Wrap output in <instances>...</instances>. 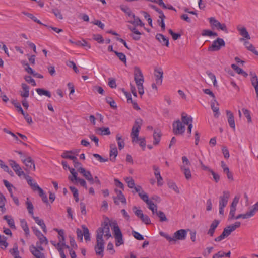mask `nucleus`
Masks as SVG:
<instances>
[{"mask_svg":"<svg viewBox=\"0 0 258 258\" xmlns=\"http://www.w3.org/2000/svg\"><path fill=\"white\" fill-rule=\"evenodd\" d=\"M142 120L138 119L135 121L134 126L132 129L131 137L132 138V142H135L136 140L139 139V133L141 128Z\"/></svg>","mask_w":258,"mask_h":258,"instance_id":"nucleus-7","label":"nucleus"},{"mask_svg":"<svg viewBox=\"0 0 258 258\" xmlns=\"http://www.w3.org/2000/svg\"><path fill=\"white\" fill-rule=\"evenodd\" d=\"M180 169L181 171L183 172L185 178L187 180H189L191 178V172L188 167H186L185 165H182L180 166Z\"/></svg>","mask_w":258,"mask_h":258,"instance_id":"nucleus-27","label":"nucleus"},{"mask_svg":"<svg viewBox=\"0 0 258 258\" xmlns=\"http://www.w3.org/2000/svg\"><path fill=\"white\" fill-rule=\"evenodd\" d=\"M104 235L107 238H109L111 236L110 232V229L108 224L106 223L99 227L97 231L96 238L103 239V235Z\"/></svg>","mask_w":258,"mask_h":258,"instance_id":"nucleus-5","label":"nucleus"},{"mask_svg":"<svg viewBox=\"0 0 258 258\" xmlns=\"http://www.w3.org/2000/svg\"><path fill=\"white\" fill-rule=\"evenodd\" d=\"M82 228L84 231L85 240L86 241H90V233L88 228L84 225H82Z\"/></svg>","mask_w":258,"mask_h":258,"instance_id":"nucleus-39","label":"nucleus"},{"mask_svg":"<svg viewBox=\"0 0 258 258\" xmlns=\"http://www.w3.org/2000/svg\"><path fill=\"white\" fill-rule=\"evenodd\" d=\"M230 197V193L228 191H224L222 196L219 198V214L223 215L224 212V208L228 203V200Z\"/></svg>","mask_w":258,"mask_h":258,"instance_id":"nucleus-4","label":"nucleus"},{"mask_svg":"<svg viewBox=\"0 0 258 258\" xmlns=\"http://www.w3.org/2000/svg\"><path fill=\"white\" fill-rule=\"evenodd\" d=\"M187 232L184 229H180L176 231L173 234V237L169 235H165V237L169 242H172L175 244L177 240H184L186 239Z\"/></svg>","mask_w":258,"mask_h":258,"instance_id":"nucleus-2","label":"nucleus"},{"mask_svg":"<svg viewBox=\"0 0 258 258\" xmlns=\"http://www.w3.org/2000/svg\"><path fill=\"white\" fill-rule=\"evenodd\" d=\"M156 39L160 43H162L163 45H165L167 47L169 46V39L168 38L165 37L163 34H157L156 35Z\"/></svg>","mask_w":258,"mask_h":258,"instance_id":"nucleus-22","label":"nucleus"},{"mask_svg":"<svg viewBox=\"0 0 258 258\" xmlns=\"http://www.w3.org/2000/svg\"><path fill=\"white\" fill-rule=\"evenodd\" d=\"M140 219L146 225H149L151 224V220L149 217L147 215H144L142 218H141Z\"/></svg>","mask_w":258,"mask_h":258,"instance_id":"nucleus-63","label":"nucleus"},{"mask_svg":"<svg viewBox=\"0 0 258 258\" xmlns=\"http://www.w3.org/2000/svg\"><path fill=\"white\" fill-rule=\"evenodd\" d=\"M39 241L36 243H39L40 244H44L45 245L48 244V241L47 238L43 234L42 236L40 237L39 238Z\"/></svg>","mask_w":258,"mask_h":258,"instance_id":"nucleus-56","label":"nucleus"},{"mask_svg":"<svg viewBox=\"0 0 258 258\" xmlns=\"http://www.w3.org/2000/svg\"><path fill=\"white\" fill-rule=\"evenodd\" d=\"M169 33L172 36L174 40H176L181 37V34L174 33L171 29L168 30Z\"/></svg>","mask_w":258,"mask_h":258,"instance_id":"nucleus-61","label":"nucleus"},{"mask_svg":"<svg viewBox=\"0 0 258 258\" xmlns=\"http://www.w3.org/2000/svg\"><path fill=\"white\" fill-rule=\"evenodd\" d=\"M36 90L39 95H45L49 98L51 96V93L49 91L45 90L42 88H37Z\"/></svg>","mask_w":258,"mask_h":258,"instance_id":"nucleus-36","label":"nucleus"},{"mask_svg":"<svg viewBox=\"0 0 258 258\" xmlns=\"http://www.w3.org/2000/svg\"><path fill=\"white\" fill-rule=\"evenodd\" d=\"M139 197L141 199L144 201L146 203H147L150 200L148 195L144 191H142L141 193H139Z\"/></svg>","mask_w":258,"mask_h":258,"instance_id":"nucleus-58","label":"nucleus"},{"mask_svg":"<svg viewBox=\"0 0 258 258\" xmlns=\"http://www.w3.org/2000/svg\"><path fill=\"white\" fill-rule=\"evenodd\" d=\"M201 35L203 36H217L218 34L217 33L212 31L208 29H204L201 33Z\"/></svg>","mask_w":258,"mask_h":258,"instance_id":"nucleus-38","label":"nucleus"},{"mask_svg":"<svg viewBox=\"0 0 258 258\" xmlns=\"http://www.w3.org/2000/svg\"><path fill=\"white\" fill-rule=\"evenodd\" d=\"M26 205L27 207V209L28 211V213L30 215L32 216H34V206L32 203V202L29 200V198H27L26 201Z\"/></svg>","mask_w":258,"mask_h":258,"instance_id":"nucleus-30","label":"nucleus"},{"mask_svg":"<svg viewBox=\"0 0 258 258\" xmlns=\"http://www.w3.org/2000/svg\"><path fill=\"white\" fill-rule=\"evenodd\" d=\"M150 7L152 8L153 9H154V10H155L159 14V15H158V17L159 18H161V17H164V16H165L163 12V11L160 10V9H159L158 8H157L156 6L155 5H150Z\"/></svg>","mask_w":258,"mask_h":258,"instance_id":"nucleus-49","label":"nucleus"},{"mask_svg":"<svg viewBox=\"0 0 258 258\" xmlns=\"http://www.w3.org/2000/svg\"><path fill=\"white\" fill-rule=\"evenodd\" d=\"M225 42L222 38H217L213 41L211 45H210L208 50L209 51H217L221 49V47H225Z\"/></svg>","mask_w":258,"mask_h":258,"instance_id":"nucleus-6","label":"nucleus"},{"mask_svg":"<svg viewBox=\"0 0 258 258\" xmlns=\"http://www.w3.org/2000/svg\"><path fill=\"white\" fill-rule=\"evenodd\" d=\"M242 112H243L244 115L246 117L248 122H249V123L251 122L252 121V120H251V117L250 116L249 111L248 109H245V108H243L242 109Z\"/></svg>","mask_w":258,"mask_h":258,"instance_id":"nucleus-53","label":"nucleus"},{"mask_svg":"<svg viewBox=\"0 0 258 258\" xmlns=\"http://www.w3.org/2000/svg\"><path fill=\"white\" fill-rule=\"evenodd\" d=\"M23 163L26 166L27 169L29 171L35 170V166L33 160L30 157L22 159Z\"/></svg>","mask_w":258,"mask_h":258,"instance_id":"nucleus-11","label":"nucleus"},{"mask_svg":"<svg viewBox=\"0 0 258 258\" xmlns=\"http://www.w3.org/2000/svg\"><path fill=\"white\" fill-rule=\"evenodd\" d=\"M125 181L127 183V186L130 188H133L135 186L134 180L131 177L126 178Z\"/></svg>","mask_w":258,"mask_h":258,"instance_id":"nucleus-55","label":"nucleus"},{"mask_svg":"<svg viewBox=\"0 0 258 258\" xmlns=\"http://www.w3.org/2000/svg\"><path fill=\"white\" fill-rule=\"evenodd\" d=\"M181 120L184 125H188L190 123L192 124V118L191 116H188L184 112H183L181 114Z\"/></svg>","mask_w":258,"mask_h":258,"instance_id":"nucleus-24","label":"nucleus"},{"mask_svg":"<svg viewBox=\"0 0 258 258\" xmlns=\"http://www.w3.org/2000/svg\"><path fill=\"white\" fill-rule=\"evenodd\" d=\"M4 219L7 221L10 228L15 229V223L13 219L11 218L8 215H6L4 217Z\"/></svg>","mask_w":258,"mask_h":258,"instance_id":"nucleus-41","label":"nucleus"},{"mask_svg":"<svg viewBox=\"0 0 258 258\" xmlns=\"http://www.w3.org/2000/svg\"><path fill=\"white\" fill-rule=\"evenodd\" d=\"M115 192L117 195V198H114V202L116 205L119 204V202L117 201L116 199L119 200L122 203L125 204L126 203V199L124 196L123 195L122 191L121 190H119L117 189H115Z\"/></svg>","mask_w":258,"mask_h":258,"instance_id":"nucleus-21","label":"nucleus"},{"mask_svg":"<svg viewBox=\"0 0 258 258\" xmlns=\"http://www.w3.org/2000/svg\"><path fill=\"white\" fill-rule=\"evenodd\" d=\"M258 212V201L253 205L252 209L249 211L251 217L253 216Z\"/></svg>","mask_w":258,"mask_h":258,"instance_id":"nucleus-54","label":"nucleus"},{"mask_svg":"<svg viewBox=\"0 0 258 258\" xmlns=\"http://www.w3.org/2000/svg\"><path fill=\"white\" fill-rule=\"evenodd\" d=\"M93 156L97 159L100 162H107L108 160V159L107 158H104L101 156H100L99 154L97 153H94L93 154Z\"/></svg>","mask_w":258,"mask_h":258,"instance_id":"nucleus-60","label":"nucleus"},{"mask_svg":"<svg viewBox=\"0 0 258 258\" xmlns=\"http://www.w3.org/2000/svg\"><path fill=\"white\" fill-rule=\"evenodd\" d=\"M156 215L159 218L160 221L161 222L167 221L168 219L164 214V213L161 211H159L157 213Z\"/></svg>","mask_w":258,"mask_h":258,"instance_id":"nucleus-46","label":"nucleus"},{"mask_svg":"<svg viewBox=\"0 0 258 258\" xmlns=\"http://www.w3.org/2000/svg\"><path fill=\"white\" fill-rule=\"evenodd\" d=\"M68 169L70 170V173L72 175V177H69V179L73 182L75 179H77V173L75 171V170L74 168H71L70 167H68Z\"/></svg>","mask_w":258,"mask_h":258,"instance_id":"nucleus-47","label":"nucleus"},{"mask_svg":"<svg viewBox=\"0 0 258 258\" xmlns=\"http://www.w3.org/2000/svg\"><path fill=\"white\" fill-rule=\"evenodd\" d=\"M173 131L175 135L182 134L185 131V125L179 120H177L173 123Z\"/></svg>","mask_w":258,"mask_h":258,"instance_id":"nucleus-9","label":"nucleus"},{"mask_svg":"<svg viewBox=\"0 0 258 258\" xmlns=\"http://www.w3.org/2000/svg\"><path fill=\"white\" fill-rule=\"evenodd\" d=\"M21 87L22 91H20V96L24 98H28L29 96V89L30 88L25 83H22Z\"/></svg>","mask_w":258,"mask_h":258,"instance_id":"nucleus-18","label":"nucleus"},{"mask_svg":"<svg viewBox=\"0 0 258 258\" xmlns=\"http://www.w3.org/2000/svg\"><path fill=\"white\" fill-rule=\"evenodd\" d=\"M206 74L209 76V77L213 81V85L214 86H217V81H216L215 75L214 74H213L212 73L209 72V71H207L206 72Z\"/></svg>","mask_w":258,"mask_h":258,"instance_id":"nucleus-57","label":"nucleus"},{"mask_svg":"<svg viewBox=\"0 0 258 258\" xmlns=\"http://www.w3.org/2000/svg\"><path fill=\"white\" fill-rule=\"evenodd\" d=\"M13 170L16 172L17 175L19 177H20L22 175H25V173H24V171H22V170L19 165H18L16 167H15V168L14 169H13Z\"/></svg>","mask_w":258,"mask_h":258,"instance_id":"nucleus-50","label":"nucleus"},{"mask_svg":"<svg viewBox=\"0 0 258 258\" xmlns=\"http://www.w3.org/2000/svg\"><path fill=\"white\" fill-rule=\"evenodd\" d=\"M69 188L71 192L73 193L75 201L76 202H78L79 200L78 189L76 187L73 186H70Z\"/></svg>","mask_w":258,"mask_h":258,"instance_id":"nucleus-43","label":"nucleus"},{"mask_svg":"<svg viewBox=\"0 0 258 258\" xmlns=\"http://www.w3.org/2000/svg\"><path fill=\"white\" fill-rule=\"evenodd\" d=\"M116 139L117 141L119 149H122L124 147L125 144L124 140L122 138L121 136H120L119 134L116 135Z\"/></svg>","mask_w":258,"mask_h":258,"instance_id":"nucleus-34","label":"nucleus"},{"mask_svg":"<svg viewBox=\"0 0 258 258\" xmlns=\"http://www.w3.org/2000/svg\"><path fill=\"white\" fill-rule=\"evenodd\" d=\"M39 196L41 197L42 200L43 202L45 203H48V199L47 195L44 192L43 190L42 189L39 192Z\"/></svg>","mask_w":258,"mask_h":258,"instance_id":"nucleus-64","label":"nucleus"},{"mask_svg":"<svg viewBox=\"0 0 258 258\" xmlns=\"http://www.w3.org/2000/svg\"><path fill=\"white\" fill-rule=\"evenodd\" d=\"M29 250L31 253L35 257L34 258H45L44 253L41 251H39L34 247V245H31L29 247Z\"/></svg>","mask_w":258,"mask_h":258,"instance_id":"nucleus-17","label":"nucleus"},{"mask_svg":"<svg viewBox=\"0 0 258 258\" xmlns=\"http://www.w3.org/2000/svg\"><path fill=\"white\" fill-rule=\"evenodd\" d=\"M250 75L252 76L251 79L252 85L254 88L258 87V78L254 72H250Z\"/></svg>","mask_w":258,"mask_h":258,"instance_id":"nucleus-35","label":"nucleus"},{"mask_svg":"<svg viewBox=\"0 0 258 258\" xmlns=\"http://www.w3.org/2000/svg\"><path fill=\"white\" fill-rule=\"evenodd\" d=\"M153 169L154 170V175L157 180V184L158 186H162L163 184V178L160 175L159 168L156 165L153 166Z\"/></svg>","mask_w":258,"mask_h":258,"instance_id":"nucleus-14","label":"nucleus"},{"mask_svg":"<svg viewBox=\"0 0 258 258\" xmlns=\"http://www.w3.org/2000/svg\"><path fill=\"white\" fill-rule=\"evenodd\" d=\"M231 232H232L229 228H228V227L227 226L224 229L222 234L214 239V241L215 242H220L225 239L226 237H227L228 236H229Z\"/></svg>","mask_w":258,"mask_h":258,"instance_id":"nucleus-16","label":"nucleus"},{"mask_svg":"<svg viewBox=\"0 0 258 258\" xmlns=\"http://www.w3.org/2000/svg\"><path fill=\"white\" fill-rule=\"evenodd\" d=\"M23 14H25L26 16H27V17H28L29 18H30L31 19H32L33 21H34L35 22H36L37 23L39 24H40V25H43L45 27H48V25H46V24H44L42 23H41V22L35 16H34L31 13H25V12H23Z\"/></svg>","mask_w":258,"mask_h":258,"instance_id":"nucleus-33","label":"nucleus"},{"mask_svg":"<svg viewBox=\"0 0 258 258\" xmlns=\"http://www.w3.org/2000/svg\"><path fill=\"white\" fill-rule=\"evenodd\" d=\"M12 103L14 105V106L17 108V111L20 112L22 114H24V111L22 108L21 106V104L20 103L17 102L16 100H13L12 101Z\"/></svg>","mask_w":258,"mask_h":258,"instance_id":"nucleus-45","label":"nucleus"},{"mask_svg":"<svg viewBox=\"0 0 258 258\" xmlns=\"http://www.w3.org/2000/svg\"><path fill=\"white\" fill-rule=\"evenodd\" d=\"M72 153H73L72 151H65L61 154V156L63 158L70 159L72 160L75 156L71 155V154H72Z\"/></svg>","mask_w":258,"mask_h":258,"instance_id":"nucleus-44","label":"nucleus"},{"mask_svg":"<svg viewBox=\"0 0 258 258\" xmlns=\"http://www.w3.org/2000/svg\"><path fill=\"white\" fill-rule=\"evenodd\" d=\"M154 75L156 77V83L160 85L162 82L163 72L161 68L155 69L154 70Z\"/></svg>","mask_w":258,"mask_h":258,"instance_id":"nucleus-12","label":"nucleus"},{"mask_svg":"<svg viewBox=\"0 0 258 258\" xmlns=\"http://www.w3.org/2000/svg\"><path fill=\"white\" fill-rule=\"evenodd\" d=\"M250 217H251V215H250V213L248 211V212H247L245 214H240L238 215L236 217H234V219H238L240 218L247 219V218H249Z\"/></svg>","mask_w":258,"mask_h":258,"instance_id":"nucleus-52","label":"nucleus"},{"mask_svg":"<svg viewBox=\"0 0 258 258\" xmlns=\"http://www.w3.org/2000/svg\"><path fill=\"white\" fill-rule=\"evenodd\" d=\"M218 103L216 99H213L211 102V107L214 112V116L216 118H218L220 115L219 108Z\"/></svg>","mask_w":258,"mask_h":258,"instance_id":"nucleus-15","label":"nucleus"},{"mask_svg":"<svg viewBox=\"0 0 258 258\" xmlns=\"http://www.w3.org/2000/svg\"><path fill=\"white\" fill-rule=\"evenodd\" d=\"M237 29V30L239 31L240 35L246 38L247 39H250V37L248 34V32H247L246 29L244 27H242L240 26H238Z\"/></svg>","mask_w":258,"mask_h":258,"instance_id":"nucleus-25","label":"nucleus"},{"mask_svg":"<svg viewBox=\"0 0 258 258\" xmlns=\"http://www.w3.org/2000/svg\"><path fill=\"white\" fill-rule=\"evenodd\" d=\"M244 44L245 47L248 50L251 51L255 55L258 56V51L255 50V47L251 43H250L249 41L245 40L244 41Z\"/></svg>","mask_w":258,"mask_h":258,"instance_id":"nucleus-31","label":"nucleus"},{"mask_svg":"<svg viewBox=\"0 0 258 258\" xmlns=\"http://www.w3.org/2000/svg\"><path fill=\"white\" fill-rule=\"evenodd\" d=\"M32 218L35 222L41 227L43 232L46 233L47 228L44 221L42 219H40L38 217L33 216Z\"/></svg>","mask_w":258,"mask_h":258,"instance_id":"nucleus-23","label":"nucleus"},{"mask_svg":"<svg viewBox=\"0 0 258 258\" xmlns=\"http://www.w3.org/2000/svg\"><path fill=\"white\" fill-rule=\"evenodd\" d=\"M78 171L81 173L86 180L91 179L92 177L91 172L89 171H86L83 167H80L78 168Z\"/></svg>","mask_w":258,"mask_h":258,"instance_id":"nucleus-26","label":"nucleus"},{"mask_svg":"<svg viewBox=\"0 0 258 258\" xmlns=\"http://www.w3.org/2000/svg\"><path fill=\"white\" fill-rule=\"evenodd\" d=\"M6 199L3 194L0 192V209L2 213H5L6 208H5Z\"/></svg>","mask_w":258,"mask_h":258,"instance_id":"nucleus-32","label":"nucleus"},{"mask_svg":"<svg viewBox=\"0 0 258 258\" xmlns=\"http://www.w3.org/2000/svg\"><path fill=\"white\" fill-rule=\"evenodd\" d=\"M120 9L124 12L126 14H127L128 16H133V14L130 9L127 7L125 6H120Z\"/></svg>","mask_w":258,"mask_h":258,"instance_id":"nucleus-59","label":"nucleus"},{"mask_svg":"<svg viewBox=\"0 0 258 258\" xmlns=\"http://www.w3.org/2000/svg\"><path fill=\"white\" fill-rule=\"evenodd\" d=\"M133 210H134V212L136 216H137L138 218L140 219L141 218H142V217H143V215L144 214H143L142 211L141 209L138 210L136 206H134L133 208Z\"/></svg>","mask_w":258,"mask_h":258,"instance_id":"nucleus-51","label":"nucleus"},{"mask_svg":"<svg viewBox=\"0 0 258 258\" xmlns=\"http://www.w3.org/2000/svg\"><path fill=\"white\" fill-rule=\"evenodd\" d=\"M24 79L26 82L31 84L33 86H35L36 85L35 80L30 76H26Z\"/></svg>","mask_w":258,"mask_h":258,"instance_id":"nucleus-62","label":"nucleus"},{"mask_svg":"<svg viewBox=\"0 0 258 258\" xmlns=\"http://www.w3.org/2000/svg\"><path fill=\"white\" fill-rule=\"evenodd\" d=\"M209 20L210 25L213 28L215 27L218 30H221L225 33H228V29L225 24L220 23L214 17H211L209 18Z\"/></svg>","mask_w":258,"mask_h":258,"instance_id":"nucleus-8","label":"nucleus"},{"mask_svg":"<svg viewBox=\"0 0 258 258\" xmlns=\"http://www.w3.org/2000/svg\"><path fill=\"white\" fill-rule=\"evenodd\" d=\"M104 242L103 239L96 238V244L95 246V250L97 255L103 256Z\"/></svg>","mask_w":258,"mask_h":258,"instance_id":"nucleus-10","label":"nucleus"},{"mask_svg":"<svg viewBox=\"0 0 258 258\" xmlns=\"http://www.w3.org/2000/svg\"><path fill=\"white\" fill-rule=\"evenodd\" d=\"M226 112L228 118V122L230 127L232 128L235 129V124L233 113L229 110H226Z\"/></svg>","mask_w":258,"mask_h":258,"instance_id":"nucleus-20","label":"nucleus"},{"mask_svg":"<svg viewBox=\"0 0 258 258\" xmlns=\"http://www.w3.org/2000/svg\"><path fill=\"white\" fill-rule=\"evenodd\" d=\"M161 133L160 132H157L156 131H154L153 134L154 137V142L153 144L154 145H157L159 143L161 137Z\"/></svg>","mask_w":258,"mask_h":258,"instance_id":"nucleus-40","label":"nucleus"},{"mask_svg":"<svg viewBox=\"0 0 258 258\" xmlns=\"http://www.w3.org/2000/svg\"><path fill=\"white\" fill-rule=\"evenodd\" d=\"M113 231V235L115 239V245L116 246H119L124 243L123 240V236L121 231L117 223H113L112 228Z\"/></svg>","mask_w":258,"mask_h":258,"instance_id":"nucleus-3","label":"nucleus"},{"mask_svg":"<svg viewBox=\"0 0 258 258\" xmlns=\"http://www.w3.org/2000/svg\"><path fill=\"white\" fill-rule=\"evenodd\" d=\"M220 221L218 220H214L210 225V228L207 232V234L210 236L212 237L214 235L215 230L220 223Z\"/></svg>","mask_w":258,"mask_h":258,"instance_id":"nucleus-19","label":"nucleus"},{"mask_svg":"<svg viewBox=\"0 0 258 258\" xmlns=\"http://www.w3.org/2000/svg\"><path fill=\"white\" fill-rule=\"evenodd\" d=\"M7 237L4 236H1L0 237V248L5 249H6L8 246V243L7 242Z\"/></svg>","mask_w":258,"mask_h":258,"instance_id":"nucleus-37","label":"nucleus"},{"mask_svg":"<svg viewBox=\"0 0 258 258\" xmlns=\"http://www.w3.org/2000/svg\"><path fill=\"white\" fill-rule=\"evenodd\" d=\"M134 80L137 86L139 93L142 95L144 93L143 85L144 77L141 69L137 67L134 68Z\"/></svg>","mask_w":258,"mask_h":258,"instance_id":"nucleus-1","label":"nucleus"},{"mask_svg":"<svg viewBox=\"0 0 258 258\" xmlns=\"http://www.w3.org/2000/svg\"><path fill=\"white\" fill-rule=\"evenodd\" d=\"M114 53L116 54V55L119 58V59L122 62L124 63L126 62V58L125 54L122 52H118L117 51H114Z\"/></svg>","mask_w":258,"mask_h":258,"instance_id":"nucleus-48","label":"nucleus"},{"mask_svg":"<svg viewBox=\"0 0 258 258\" xmlns=\"http://www.w3.org/2000/svg\"><path fill=\"white\" fill-rule=\"evenodd\" d=\"M97 133L102 135H108L110 134V131L108 127L98 128Z\"/></svg>","mask_w":258,"mask_h":258,"instance_id":"nucleus-42","label":"nucleus"},{"mask_svg":"<svg viewBox=\"0 0 258 258\" xmlns=\"http://www.w3.org/2000/svg\"><path fill=\"white\" fill-rule=\"evenodd\" d=\"M110 160L111 161L114 162L115 161V158L118 155L117 149L115 144H111L110 145Z\"/></svg>","mask_w":258,"mask_h":258,"instance_id":"nucleus-13","label":"nucleus"},{"mask_svg":"<svg viewBox=\"0 0 258 258\" xmlns=\"http://www.w3.org/2000/svg\"><path fill=\"white\" fill-rule=\"evenodd\" d=\"M20 224L22 228L25 232V234L27 237L29 236V229L27 225V223L25 219H23L20 220Z\"/></svg>","mask_w":258,"mask_h":258,"instance_id":"nucleus-29","label":"nucleus"},{"mask_svg":"<svg viewBox=\"0 0 258 258\" xmlns=\"http://www.w3.org/2000/svg\"><path fill=\"white\" fill-rule=\"evenodd\" d=\"M132 17L134 18L133 21H129L128 22L135 26H140L141 27H143L144 26V23L142 22L141 19L136 17L135 14L133 15Z\"/></svg>","mask_w":258,"mask_h":258,"instance_id":"nucleus-28","label":"nucleus"}]
</instances>
